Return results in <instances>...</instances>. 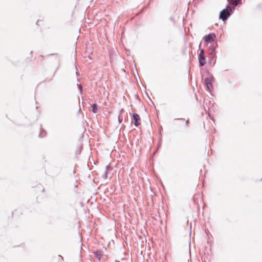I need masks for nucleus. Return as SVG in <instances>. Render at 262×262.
<instances>
[{
    "mask_svg": "<svg viewBox=\"0 0 262 262\" xmlns=\"http://www.w3.org/2000/svg\"><path fill=\"white\" fill-rule=\"evenodd\" d=\"M234 9L231 6L227 5L226 8L220 12V18L223 21H226L233 13Z\"/></svg>",
    "mask_w": 262,
    "mask_h": 262,
    "instance_id": "f257e3e1",
    "label": "nucleus"
},
{
    "mask_svg": "<svg viewBox=\"0 0 262 262\" xmlns=\"http://www.w3.org/2000/svg\"><path fill=\"white\" fill-rule=\"evenodd\" d=\"M198 58L200 66H204L206 64V58L204 55V50L203 49L200 50Z\"/></svg>",
    "mask_w": 262,
    "mask_h": 262,
    "instance_id": "f03ea898",
    "label": "nucleus"
},
{
    "mask_svg": "<svg viewBox=\"0 0 262 262\" xmlns=\"http://www.w3.org/2000/svg\"><path fill=\"white\" fill-rule=\"evenodd\" d=\"M216 37L215 34L214 33H210L207 35H205L204 37V40L205 42L207 43H213L215 38Z\"/></svg>",
    "mask_w": 262,
    "mask_h": 262,
    "instance_id": "7ed1b4c3",
    "label": "nucleus"
},
{
    "mask_svg": "<svg viewBox=\"0 0 262 262\" xmlns=\"http://www.w3.org/2000/svg\"><path fill=\"white\" fill-rule=\"evenodd\" d=\"M217 46V45L216 43L213 42V43H210L208 47V54L214 56L215 54V50L216 47Z\"/></svg>",
    "mask_w": 262,
    "mask_h": 262,
    "instance_id": "20e7f679",
    "label": "nucleus"
},
{
    "mask_svg": "<svg viewBox=\"0 0 262 262\" xmlns=\"http://www.w3.org/2000/svg\"><path fill=\"white\" fill-rule=\"evenodd\" d=\"M133 118L134 125L136 127L139 126L141 124V120L139 115L138 114L133 113Z\"/></svg>",
    "mask_w": 262,
    "mask_h": 262,
    "instance_id": "39448f33",
    "label": "nucleus"
},
{
    "mask_svg": "<svg viewBox=\"0 0 262 262\" xmlns=\"http://www.w3.org/2000/svg\"><path fill=\"white\" fill-rule=\"evenodd\" d=\"M242 0H227L229 5L235 9L238 5L241 3Z\"/></svg>",
    "mask_w": 262,
    "mask_h": 262,
    "instance_id": "423d86ee",
    "label": "nucleus"
},
{
    "mask_svg": "<svg viewBox=\"0 0 262 262\" xmlns=\"http://www.w3.org/2000/svg\"><path fill=\"white\" fill-rule=\"evenodd\" d=\"M204 83L207 86V90L208 91H211L213 88V86L212 85L210 79L208 77L206 78L204 80Z\"/></svg>",
    "mask_w": 262,
    "mask_h": 262,
    "instance_id": "0eeeda50",
    "label": "nucleus"
},
{
    "mask_svg": "<svg viewBox=\"0 0 262 262\" xmlns=\"http://www.w3.org/2000/svg\"><path fill=\"white\" fill-rule=\"evenodd\" d=\"M95 256L98 259L100 260L102 256L103 255V252L100 250H97L94 252Z\"/></svg>",
    "mask_w": 262,
    "mask_h": 262,
    "instance_id": "6e6552de",
    "label": "nucleus"
},
{
    "mask_svg": "<svg viewBox=\"0 0 262 262\" xmlns=\"http://www.w3.org/2000/svg\"><path fill=\"white\" fill-rule=\"evenodd\" d=\"M91 106L92 107V112L94 113H97V111H98L97 110V105L95 103H94L91 105Z\"/></svg>",
    "mask_w": 262,
    "mask_h": 262,
    "instance_id": "1a4fd4ad",
    "label": "nucleus"
},
{
    "mask_svg": "<svg viewBox=\"0 0 262 262\" xmlns=\"http://www.w3.org/2000/svg\"><path fill=\"white\" fill-rule=\"evenodd\" d=\"M79 93L81 95L82 94V86L81 84H77Z\"/></svg>",
    "mask_w": 262,
    "mask_h": 262,
    "instance_id": "9d476101",
    "label": "nucleus"
},
{
    "mask_svg": "<svg viewBox=\"0 0 262 262\" xmlns=\"http://www.w3.org/2000/svg\"><path fill=\"white\" fill-rule=\"evenodd\" d=\"M107 174V172L105 171L104 173H103V174L102 175V177L104 179H106Z\"/></svg>",
    "mask_w": 262,
    "mask_h": 262,
    "instance_id": "9b49d317",
    "label": "nucleus"
},
{
    "mask_svg": "<svg viewBox=\"0 0 262 262\" xmlns=\"http://www.w3.org/2000/svg\"><path fill=\"white\" fill-rule=\"evenodd\" d=\"M110 165H107V166L105 167V171L107 172V171H108V169H109V168H110Z\"/></svg>",
    "mask_w": 262,
    "mask_h": 262,
    "instance_id": "f8f14e48",
    "label": "nucleus"
},
{
    "mask_svg": "<svg viewBox=\"0 0 262 262\" xmlns=\"http://www.w3.org/2000/svg\"><path fill=\"white\" fill-rule=\"evenodd\" d=\"M118 122L119 123H121L122 122V119H121L120 117H118Z\"/></svg>",
    "mask_w": 262,
    "mask_h": 262,
    "instance_id": "ddd939ff",
    "label": "nucleus"
},
{
    "mask_svg": "<svg viewBox=\"0 0 262 262\" xmlns=\"http://www.w3.org/2000/svg\"><path fill=\"white\" fill-rule=\"evenodd\" d=\"M188 124H189V120H187L186 121V123H185V125L186 127L188 126Z\"/></svg>",
    "mask_w": 262,
    "mask_h": 262,
    "instance_id": "4468645a",
    "label": "nucleus"
},
{
    "mask_svg": "<svg viewBox=\"0 0 262 262\" xmlns=\"http://www.w3.org/2000/svg\"><path fill=\"white\" fill-rule=\"evenodd\" d=\"M174 120H180L184 121L185 119H184V118H177V119H175Z\"/></svg>",
    "mask_w": 262,
    "mask_h": 262,
    "instance_id": "2eb2a0df",
    "label": "nucleus"
},
{
    "mask_svg": "<svg viewBox=\"0 0 262 262\" xmlns=\"http://www.w3.org/2000/svg\"><path fill=\"white\" fill-rule=\"evenodd\" d=\"M39 137H42V136H41V133H40V134H39Z\"/></svg>",
    "mask_w": 262,
    "mask_h": 262,
    "instance_id": "dca6fc26",
    "label": "nucleus"
},
{
    "mask_svg": "<svg viewBox=\"0 0 262 262\" xmlns=\"http://www.w3.org/2000/svg\"><path fill=\"white\" fill-rule=\"evenodd\" d=\"M39 20H37V22H36V25H38V23Z\"/></svg>",
    "mask_w": 262,
    "mask_h": 262,
    "instance_id": "f3484780",
    "label": "nucleus"
}]
</instances>
